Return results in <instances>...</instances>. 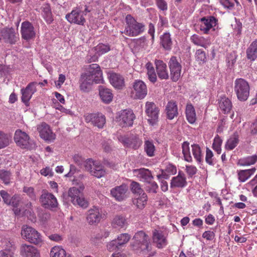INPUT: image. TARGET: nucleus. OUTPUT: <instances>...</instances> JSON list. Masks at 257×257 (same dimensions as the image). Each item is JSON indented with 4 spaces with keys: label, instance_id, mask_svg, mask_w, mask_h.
<instances>
[{
    "label": "nucleus",
    "instance_id": "1",
    "mask_svg": "<svg viewBox=\"0 0 257 257\" xmlns=\"http://www.w3.org/2000/svg\"><path fill=\"white\" fill-rule=\"evenodd\" d=\"M73 159L76 164L81 168L84 167L92 176L97 178L104 176L105 170L100 163L94 161L92 159L85 160L78 155H74Z\"/></svg>",
    "mask_w": 257,
    "mask_h": 257
},
{
    "label": "nucleus",
    "instance_id": "2",
    "mask_svg": "<svg viewBox=\"0 0 257 257\" xmlns=\"http://www.w3.org/2000/svg\"><path fill=\"white\" fill-rule=\"evenodd\" d=\"M126 25L123 33L128 37H136L143 33L145 29V26L141 23L138 22L131 15H127L125 18Z\"/></svg>",
    "mask_w": 257,
    "mask_h": 257
},
{
    "label": "nucleus",
    "instance_id": "3",
    "mask_svg": "<svg viewBox=\"0 0 257 257\" xmlns=\"http://www.w3.org/2000/svg\"><path fill=\"white\" fill-rule=\"evenodd\" d=\"M249 89L248 83L244 79L238 78L235 80L234 90L240 101L247 100L249 95Z\"/></svg>",
    "mask_w": 257,
    "mask_h": 257
},
{
    "label": "nucleus",
    "instance_id": "4",
    "mask_svg": "<svg viewBox=\"0 0 257 257\" xmlns=\"http://www.w3.org/2000/svg\"><path fill=\"white\" fill-rule=\"evenodd\" d=\"M14 140L17 145L22 149H33L36 147V144L30 140V137L25 132L20 130L16 131Z\"/></svg>",
    "mask_w": 257,
    "mask_h": 257
},
{
    "label": "nucleus",
    "instance_id": "5",
    "mask_svg": "<svg viewBox=\"0 0 257 257\" xmlns=\"http://www.w3.org/2000/svg\"><path fill=\"white\" fill-rule=\"evenodd\" d=\"M21 234L28 241L35 244H40L42 242V236L35 229L24 225L22 227Z\"/></svg>",
    "mask_w": 257,
    "mask_h": 257
},
{
    "label": "nucleus",
    "instance_id": "6",
    "mask_svg": "<svg viewBox=\"0 0 257 257\" xmlns=\"http://www.w3.org/2000/svg\"><path fill=\"white\" fill-rule=\"evenodd\" d=\"M133 239L134 245L142 251H149L151 249V246L149 236L143 231H140L136 233Z\"/></svg>",
    "mask_w": 257,
    "mask_h": 257
},
{
    "label": "nucleus",
    "instance_id": "7",
    "mask_svg": "<svg viewBox=\"0 0 257 257\" xmlns=\"http://www.w3.org/2000/svg\"><path fill=\"white\" fill-rule=\"evenodd\" d=\"M40 202L43 207L47 209L56 208L58 206V202L55 196L45 190L42 192Z\"/></svg>",
    "mask_w": 257,
    "mask_h": 257
},
{
    "label": "nucleus",
    "instance_id": "8",
    "mask_svg": "<svg viewBox=\"0 0 257 257\" xmlns=\"http://www.w3.org/2000/svg\"><path fill=\"white\" fill-rule=\"evenodd\" d=\"M135 118V115L132 110L124 109L119 113L118 116L116 117V120L120 126L126 127L133 125Z\"/></svg>",
    "mask_w": 257,
    "mask_h": 257
},
{
    "label": "nucleus",
    "instance_id": "9",
    "mask_svg": "<svg viewBox=\"0 0 257 257\" xmlns=\"http://www.w3.org/2000/svg\"><path fill=\"white\" fill-rule=\"evenodd\" d=\"M66 19L70 23L84 26L86 20L84 17V12L79 8L73 10L65 16Z\"/></svg>",
    "mask_w": 257,
    "mask_h": 257
},
{
    "label": "nucleus",
    "instance_id": "10",
    "mask_svg": "<svg viewBox=\"0 0 257 257\" xmlns=\"http://www.w3.org/2000/svg\"><path fill=\"white\" fill-rule=\"evenodd\" d=\"M84 73L94 79V83H100L103 81L102 72L99 65L92 64L87 66Z\"/></svg>",
    "mask_w": 257,
    "mask_h": 257
},
{
    "label": "nucleus",
    "instance_id": "11",
    "mask_svg": "<svg viewBox=\"0 0 257 257\" xmlns=\"http://www.w3.org/2000/svg\"><path fill=\"white\" fill-rule=\"evenodd\" d=\"M133 89L132 94L134 99H142L147 95V87L144 81L141 80H136L133 83Z\"/></svg>",
    "mask_w": 257,
    "mask_h": 257
},
{
    "label": "nucleus",
    "instance_id": "12",
    "mask_svg": "<svg viewBox=\"0 0 257 257\" xmlns=\"http://www.w3.org/2000/svg\"><path fill=\"white\" fill-rule=\"evenodd\" d=\"M168 65L170 71L171 79L174 82L177 81L181 76L182 69L181 64L176 57L172 56L170 59Z\"/></svg>",
    "mask_w": 257,
    "mask_h": 257
},
{
    "label": "nucleus",
    "instance_id": "13",
    "mask_svg": "<svg viewBox=\"0 0 257 257\" xmlns=\"http://www.w3.org/2000/svg\"><path fill=\"white\" fill-rule=\"evenodd\" d=\"M21 34L22 38L27 41L34 39L36 32L33 24L28 21L23 22L21 24Z\"/></svg>",
    "mask_w": 257,
    "mask_h": 257
},
{
    "label": "nucleus",
    "instance_id": "14",
    "mask_svg": "<svg viewBox=\"0 0 257 257\" xmlns=\"http://www.w3.org/2000/svg\"><path fill=\"white\" fill-rule=\"evenodd\" d=\"M145 112L149 117L148 121L154 125L158 121L159 109L153 102L147 101L145 105Z\"/></svg>",
    "mask_w": 257,
    "mask_h": 257
},
{
    "label": "nucleus",
    "instance_id": "15",
    "mask_svg": "<svg viewBox=\"0 0 257 257\" xmlns=\"http://www.w3.org/2000/svg\"><path fill=\"white\" fill-rule=\"evenodd\" d=\"M37 82H32L30 83L26 88H23L21 90L22 97V101L25 103L26 106H29V101L36 91V85Z\"/></svg>",
    "mask_w": 257,
    "mask_h": 257
},
{
    "label": "nucleus",
    "instance_id": "16",
    "mask_svg": "<svg viewBox=\"0 0 257 257\" xmlns=\"http://www.w3.org/2000/svg\"><path fill=\"white\" fill-rule=\"evenodd\" d=\"M128 188L127 185L122 184L110 190L111 195L117 201H122L127 197Z\"/></svg>",
    "mask_w": 257,
    "mask_h": 257
},
{
    "label": "nucleus",
    "instance_id": "17",
    "mask_svg": "<svg viewBox=\"0 0 257 257\" xmlns=\"http://www.w3.org/2000/svg\"><path fill=\"white\" fill-rule=\"evenodd\" d=\"M3 39L6 43L14 44L19 39L18 34L15 32L14 28H4L1 30Z\"/></svg>",
    "mask_w": 257,
    "mask_h": 257
},
{
    "label": "nucleus",
    "instance_id": "18",
    "mask_svg": "<svg viewBox=\"0 0 257 257\" xmlns=\"http://www.w3.org/2000/svg\"><path fill=\"white\" fill-rule=\"evenodd\" d=\"M87 122H90L94 126L102 128L105 123V117L101 113H90L85 116Z\"/></svg>",
    "mask_w": 257,
    "mask_h": 257
},
{
    "label": "nucleus",
    "instance_id": "19",
    "mask_svg": "<svg viewBox=\"0 0 257 257\" xmlns=\"http://www.w3.org/2000/svg\"><path fill=\"white\" fill-rule=\"evenodd\" d=\"M41 138L48 142L53 141L55 139V135L53 133L49 125L42 122L37 127Z\"/></svg>",
    "mask_w": 257,
    "mask_h": 257
},
{
    "label": "nucleus",
    "instance_id": "20",
    "mask_svg": "<svg viewBox=\"0 0 257 257\" xmlns=\"http://www.w3.org/2000/svg\"><path fill=\"white\" fill-rule=\"evenodd\" d=\"M152 239L153 243L158 248H162L166 246L168 241L163 232L159 230L155 229L153 231Z\"/></svg>",
    "mask_w": 257,
    "mask_h": 257
},
{
    "label": "nucleus",
    "instance_id": "21",
    "mask_svg": "<svg viewBox=\"0 0 257 257\" xmlns=\"http://www.w3.org/2000/svg\"><path fill=\"white\" fill-rule=\"evenodd\" d=\"M155 64L158 77L161 80H167L169 78L167 65L162 60L156 59Z\"/></svg>",
    "mask_w": 257,
    "mask_h": 257
},
{
    "label": "nucleus",
    "instance_id": "22",
    "mask_svg": "<svg viewBox=\"0 0 257 257\" xmlns=\"http://www.w3.org/2000/svg\"><path fill=\"white\" fill-rule=\"evenodd\" d=\"M217 19L212 16L203 17L201 19L200 30L204 34H207L209 30L217 24Z\"/></svg>",
    "mask_w": 257,
    "mask_h": 257
},
{
    "label": "nucleus",
    "instance_id": "23",
    "mask_svg": "<svg viewBox=\"0 0 257 257\" xmlns=\"http://www.w3.org/2000/svg\"><path fill=\"white\" fill-rule=\"evenodd\" d=\"M102 219V213L99 209L94 207L87 211L86 219L89 224L98 223Z\"/></svg>",
    "mask_w": 257,
    "mask_h": 257
},
{
    "label": "nucleus",
    "instance_id": "24",
    "mask_svg": "<svg viewBox=\"0 0 257 257\" xmlns=\"http://www.w3.org/2000/svg\"><path fill=\"white\" fill-rule=\"evenodd\" d=\"M84 189V186L83 184H80L79 188L76 187L70 188L67 193H64L63 194V197L66 199H67L68 198H70V200L73 203V199L74 200H76V198L80 196V194L82 192Z\"/></svg>",
    "mask_w": 257,
    "mask_h": 257
},
{
    "label": "nucleus",
    "instance_id": "25",
    "mask_svg": "<svg viewBox=\"0 0 257 257\" xmlns=\"http://www.w3.org/2000/svg\"><path fill=\"white\" fill-rule=\"evenodd\" d=\"M20 253L22 257H40L38 250L31 245L22 244L20 248Z\"/></svg>",
    "mask_w": 257,
    "mask_h": 257
},
{
    "label": "nucleus",
    "instance_id": "26",
    "mask_svg": "<svg viewBox=\"0 0 257 257\" xmlns=\"http://www.w3.org/2000/svg\"><path fill=\"white\" fill-rule=\"evenodd\" d=\"M94 82V79L90 78L86 74L82 73L79 80L80 90L83 92H88L91 89V87Z\"/></svg>",
    "mask_w": 257,
    "mask_h": 257
},
{
    "label": "nucleus",
    "instance_id": "27",
    "mask_svg": "<svg viewBox=\"0 0 257 257\" xmlns=\"http://www.w3.org/2000/svg\"><path fill=\"white\" fill-rule=\"evenodd\" d=\"M186 184L187 182L184 174L179 172L178 176L172 178L170 183V187L172 188L176 187L183 188Z\"/></svg>",
    "mask_w": 257,
    "mask_h": 257
},
{
    "label": "nucleus",
    "instance_id": "28",
    "mask_svg": "<svg viewBox=\"0 0 257 257\" xmlns=\"http://www.w3.org/2000/svg\"><path fill=\"white\" fill-rule=\"evenodd\" d=\"M108 78L110 83L115 88L121 89L124 85V78L120 74L115 73H110Z\"/></svg>",
    "mask_w": 257,
    "mask_h": 257
},
{
    "label": "nucleus",
    "instance_id": "29",
    "mask_svg": "<svg viewBox=\"0 0 257 257\" xmlns=\"http://www.w3.org/2000/svg\"><path fill=\"white\" fill-rule=\"evenodd\" d=\"M133 172L138 177L143 179L146 183L152 180L154 178L151 172L147 169H135Z\"/></svg>",
    "mask_w": 257,
    "mask_h": 257
},
{
    "label": "nucleus",
    "instance_id": "30",
    "mask_svg": "<svg viewBox=\"0 0 257 257\" xmlns=\"http://www.w3.org/2000/svg\"><path fill=\"white\" fill-rule=\"evenodd\" d=\"M246 58L250 61H253L257 58V39L253 41L247 48Z\"/></svg>",
    "mask_w": 257,
    "mask_h": 257
},
{
    "label": "nucleus",
    "instance_id": "31",
    "mask_svg": "<svg viewBox=\"0 0 257 257\" xmlns=\"http://www.w3.org/2000/svg\"><path fill=\"white\" fill-rule=\"evenodd\" d=\"M166 111L167 117L169 119H172L175 116H177L178 112L176 103L173 101H169L166 107Z\"/></svg>",
    "mask_w": 257,
    "mask_h": 257
},
{
    "label": "nucleus",
    "instance_id": "32",
    "mask_svg": "<svg viewBox=\"0 0 257 257\" xmlns=\"http://www.w3.org/2000/svg\"><path fill=\"white\" fill-rule=\"evenodd\" d=\"M219 106L224 113H227L230 112L232 105L230 100L223 96L219 100Z\"/></svg>",
    "mask_w": 257,
    "mask_h": 257
},
{
    "label": "nucleus",
    "instance_id": "33",
    "mask_svg": "<svg viewBox=\"0 0 257 257\" xmlns=\"http://www.w3.org/2000/svg\"><path fill=\"white\" fill-rule=\"evenodd\" d=\"M99 95L103 102L105 103H109L111 101L113 95L111 91L109 89L106 88L101 86L99 87Z\"/></svg>",
    "mask_w": 257,
    "mask_h": 257
},
{
    "label": "nucleus",
    "instance_id": "34",
    "mask_svg": "<svg viewBox=\"0 0 257 257\" xmlns=\"http://www.w3.org/2000/svg\"><path fill=\"white\" fill-rule=\"evenodd\" d=\"M186 115L187 120L190 123H194L196 120V113L193 106L191 104H187L186 107Z\"/></svg>",
    "mask_w": 257,
    "mask_h": 257
},
{
    "label": "nucleus",
    "instance_id": "35",
    "mask_svg": "<svg viewBox=\"0 0 257 257\" xmlns=\"http://www.w3.org/2000/svg\"><path fill=\"white\" fill-rule=\"evenodd\" d=\"M256 169L255 168L250 169L243 170L238 171V180L241 182H244L247 180L252 174L254 173Z\"/></svg>",
    "mask_w": 257,
    "mask_h": 257
},
{
    "label": "nucleus",
    "instance_id": "36",
    "mask_svg": "<svg viewBox=\"0 0 257 257\" xmlns=\"http://www.w3.org/2000/svg\"><path fill=\"white\" fill-rule=\"evenodd\" d=\"M144 149L148 156L150 157L155 156L156 148L152 140L145 141Z\"/></svg>",
    "mask_w": 257,
    "mask_h": 257
},
{
    "label": "nucleus",
    "instance_id": "37",
    "mask_svg": "<svg viewBox=\"0 0 257 257\" xmlns=\"http://www.w3.org/2000/svg\"><path fill=\"white\" fill-rule=\"evenodd\" d=\"M191 40L195 45L206 48L209 44V41L203 37L194 34L191 37Z\"/></svg>",
    "mask_w": 257,
    "mask_h": 257
},
{
    "label": "nucleus",
    "instance_id": "38",
    "mask_svg": "<svg viewBox=\"0 0 257 257\" xmlns=\"http://www.w3.org/2000/svg\"><path fill=\"white\" fill-rule=\"evenodd\" d=\"M238 142V135L236 133H235L227 140L225 146V149L228 150H232L237 146Z\"/></svg>",
    "mask_w": 257,
    "mask_h": 257
},
{
    "label": "nucleus",
    "instance_id": "39",
    "mask_svg": "<svg viewBox=\"0 0 257 257\" xmlns=\"http://www.w3.org/2000/svg\"><path fill=\"white\" fill-rule=\"evenodd\" d=\"M161 44L166 50L171 49L172 42L169 33H165L161 37Z\"/></svg>",
    "mask_w": 257,
    "mask_h": 257
},
{
    "label": "nucleus",
    "instance_id": "40",
    "mask_svg": "<svg viewBox=\"0 0 257 257\" xmlns=\"http://www.w3.org/2000/svg\"><path fill=\"white\" fill-rule=\"evenodd\" d=\"M257 161V155H254L239 160L238 165L241 166H249L254 164Z\"/></svg>",
    "mask_w": 257,
    "mask_h": 257
},
{
    "label": "nucleus",
    "instance_id": "41",
    "mask_svg": "<svg viewBox=\"0 0 257 257\" xmlns=\"http://www.w3.org/2000/svg\"><path fill=\"white\" fill-rule=\"evenodd\" d=\"M126 224V220L125 217L121 215L115 216L112 221V225L113 227H123Z\"/></svg>",
    "mask_w": 257,
    "mask_h": 257
},
{
    "label": "nucleus",
    "instance_id": "42",
    "mask_svg": "<svg viewBox=\"0 0 257 257\" xmlns=\"http://www.w3.org/2000/svg\"><path fill=\"white\" fill-rule=\"evenodd\" d=\"M51 257H69L67 256L65 250L60 246L53 247L50 251Z\"/></svg>",
    "mask_w": 257,
    "mask_h": 257
},
{
    "label": "nucleus",
    "instance_id": "43",
    "mask_svg": "<svg viewBox=\"0 0 257 257\" xmlns=\"http://www.w3.org/2000/svg\"><path fill=\"white\" fill-rule=\"evenodd\" d=\"M43 16L48 24H51L53 21V18L49 5L46 4L43 7Z\"/></svg>",
    "mask_w": 257,
    "mask_h": 257
},
{
    "label": "nucleus",
    "instance_id": "44",
    "mask_svg": "<svg viewBox=\"0 0 257 257\" xmlns=\"http://www.w3.org/2000/svg\"><path fill=\"white\" fill-rule=\"evenodd\" d=\"M159 186L157 183L152 180L146 183L145 187L146 191L150 194H155L158 192Z\"/></svg>",
    "mask_w": 257,
    "mask_h": 257
},
{
    "label": "nucleus",
    "instance_id": "45",
    "mask_svg": "<svg viewBox=\"0 0 257 257\" xmlns=\"http://www.w3.org/2000/svg\"><path fill=\"white\" fill-rule=\"evenodd\" d=\"M11 141V138L9 135L0 131V149L8 146Z\"/></svg>",
    "mask_w": 257,
    "mask_h": 257
},
{
    "label": "nucleus",
    "instance_id": "46",
    "mask_svg": "<svg viewBox=\"0 0 257 257\" xmlns=\"http://www.w3.org/2000/svg\"><path fill=\"white\" fill-rule=\"evenodd\" d=\"M182 153L185 161L191 162L192 158L190 154L189 143L188 142H184L182 144Z\"/></svg>",
    "mask_w": 257,
    "mask_h": 257
},
{
    "label": "nucleus",
    "instance_id": "47",
    "mask_svg": "<svg viewBox=\"0 0 257 257\" xmlns=\"http://www.w3.org/2000/svg\"><path fill=\"white\" fill-rule=\"evenodd\" d=\"M147 199V194L145 193H143V194H141V196L134 201V204H136L138 208L142 209L145 207Z\"/></svg>",
    "mask_w": 257,
    "mask_h": 257
},
{
    "label": "nucleus",
    "instance_id": "48",
    "mask_svg": "<svg viewBox=\"0 0 257 257\" xmlns=\"http://www.w3.org/2000/svg\"><path fill=\"white\" fill-rule=\"evenodd\" d=\"M193 155L196 160L200 163L202 161L201 151L200 146L197 144H193L191 146Z\"/></svg>",
    "mask_w": 257,
    "mask_h": 257
},
{
    "label": "nucleus",
    "instance_id": "49",
    "mask_svg": "<svg viewBox=\"0 0 257 257\" xmlns=\"http://www.w3.org/2000/svg\"><path fill=\"white\" fill-rule=\"evenodd\" d=\"M222 143V140L217 135L214 139L212 144V148L213 150L217 152L218 154H220L221 152V146Z\"/></svg>",
    "mask_w": 257,
    "mask_h": 257
},
{
    "label": "nucleus",
    "instance_id": "50",
    "mask_svg": "<svg viewBox=\"0 0 257 257\" xmlns=\"http://www.w3.org/2000/svg\"><path fill=\"white\" fill-rule=\"evenodd\" d=\"M130 187L132 192L134 194L141 195L143 193H145L143 189L141 188L140 184L137 182L133 181L131 184Z\"/></svg>",
    "mask_w": 257,
    "mask_h": 257
},
{
    "label": "nucleus",
    "instance_id": "51",
    "mask_svg": "<svg viewBox=\"0 0 257 257\" xmlns=\"http://www.w3.org/2000/svg\"><path fill=\"white\" fill-rule=\"evenodd\" d=\"M72 203L74 205H78L83 208H86L89 205L88 202L83 197L81 196L76 198V200H73Z\"/></svg>",
    "mask_w": 257,
    "mask_h": 257
},
{
    "label": "nucleus",
    "instance_id": "52",
    "mask_svg": "<svg viewBox=\"0 0 257 257\" xmlns=\"http://www.w3.org/2000/svg\"><path fill=\"white\" fill-rule=\"evenodd\" d=\"M0 179L5 184L7 185L9 184L11 179V172L8 171L1 170Z\"/></svg>",
    "mask_w": 257,
    "mask_h": 257
},
{
    "label": "nucleus",
    "instance_id": "53",
    "mask_svg": "<svg viewBox=\"0 0 257 257\" xmlns=\"http://www.w3.org/2000/svg\"><path fill=\"white\" fill-rule=\"evenodd\" d=\"M195 58L196 60L200 63L206 61V53L202 49H198L196 51Z\"/></svg>",
    "mask_w": 257,
    "mask_h": 257
},
{
    "label": "nucleus",
    "instance_id": "54",
    "mask_svg": "<svg viewBox=\"0 0 257 257\" xmlns=\"http://www.w3.org/2000/svg\"><path fill=\"white\" fill-rule=\"evenodd\" d=\"M213 157V154L212 151L208 148H206L205 161L207 164L211 166H214L215 164Z\"/></svg>",
    "mask_w": 257,
    "mask_h": 257
},
{
    "label": "nucleus",
    "instance_id": "55",
    "mask_svg": "<svg viewBox=\"0 0 257 257\" xmlns=\"http://www.w3.org/2000/svg\"><path fill=\"white\" fill-rule=\"evenodd\" d=\"M130 239V236L127 233H122L119 235L116 240L120 246L127 242Z\"/></svg>",
    "mask_w": 257,
    "mask_h": 257
},
{
    "label": "nucleus",
    "instance_id": "56",
    "mask_svg": "<svg viewBox=\"0 0 257 257\" xmlns=\"http://www.w3.org/2000/svg\"><path fill=\"white\" fill-rule=\"evenodd\" d=\"M20 201V197L18 195L15 194L13 197L10 198L7 204L11 205L14 208H16L18 206Z\"/></svg>",
    "mask_w": 257,
    "mask_h": 257
},
{
    "label": "nucleus",
    "instance_id": "57",
    "mask_svg": "<svg viewBox=\"0 0 257 257\" xmlns=\"http://www.w3.org/2000/svg\"><path fill=\"white\" fill-rule=\"evenodd\" d=\"M119 245L116 241V240H113L108 243L107 245V249L110 251H116L119 249Z\"/></svg>",
    "mask_w": 257,
    "mask_h": 257
},
{
    "label": "nucleus",
    "instance_id": "58",
    "mask_svg": "<svg viewBox=\"0 0 257 257\" xmlns=\"http://www.w3.org/2000/svg\"><path fill=\"white\" fill-rule=\"evenodd\" d=\"M23 191L26 193L32 200H35L36 199V196L34 192V189L31 187H24Z\"/></svg>",
    "mask_w": 257,
    "mask_h": 257
},
{
    "label": "nucleus",
    "instance_id": "59",
    "mask_svg": "<svg viewBox=\"0 0 257 257\" xmlns=\"http://www.w3.org/2000/svg\"><path fill=\"white\" fill-rule=\"evenodd\" d=\"M96 50L98 55H101L108 52L110 50V47L107 45L99 44L97 46Z\"/></svg>",
    "mask_w": 257,
    "mask_h": 257
},
{
    "label": "nucleus",
    "instance_id": "60",
    "mask_svg": "<svg viewBox=\"0 0 257 257\" xmlns=\"http://www.w3.org/2000/svg\"><path fill=\"white\" fill-rule=\"evenodd\" d=\"M132 145L131 147H132L134 149H138L142 144V141L137 136H133L132 137Z\"/></svg>",
    "mask_w": 257,
    "mask_h": 257
},
{
    "label": "nucleus",
    "instance_id": "61",
    "mask_svg": "<svg viewBox=\"0 0 257 257\" xmlns=\"http://www.w3.org/2000/svg\"><path fill=\"white\" fill-rule=\"evenodd\" d=\"M158 7L162 11L167 10V4L165 0H155Z\"/></svg>",
    "mask_w": 257,
    "mask_h": 257
},
{
    "label": "nucleus",
    "instance_id": "62",
    "mask_svg": "<svg viewBox=\"0 0 257 257\" xmlns=\"http://www.w3.org/2000/svg\"><path fill=\"white\" fill-rule=\"evenodd\" d=\"M148 78L150 82L155 83L157 81V76L155 71L147 72Z\"/></svg>",
    "mask_w": 257,
    "mask_h": 257
},
{
    "label": "nucleus",
    "instance_id": "63",
    "mask_svg": "<svg viewBox=\"0 0 257 257\" xmlns=\"http://www.w3.org/2000/svg\"><path fill=\"white\" fill-rule=\"evenodd\" d=\"M220 2L225 8L229 9H231L234 6V4L231 0H220Z\"/></svg>",
    "mask_w": 257,
    "mask_h": 257
},
{
    "label": "nucleus",
    "instance_id": "64",
    "mask_svg": "<svg viewBox=\"0 0 257 257\" xmlns=\"http://www.w3.org/2000/svg\"><path fill=\"white\" fill-rule=\"evenodd\" d=\"M214 236V233L211 231H206L202 234V237L208 240H212Z\"/></svg>",
    "mask_w": 257,
    "mask_h": 257
}]
</instances>
